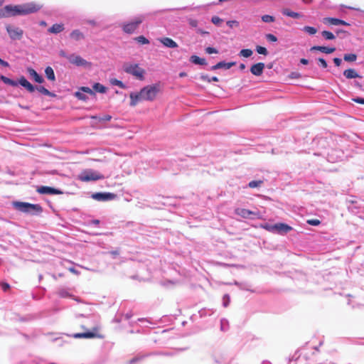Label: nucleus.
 Segmentation results:
<instances>
[{"label":"nucleus","instance_id":"obj_1","mask_svg":"<svg viewBox=\"0 0 364 364\" xmlns=\"http://www.w3.org/2000/svg\"><path fill=\"white\" fill-rule=\"evenodd\" d=\"M43 5L36 2H28L21 5H6L1 9V18L27 15L38 11Z\"/></svg>","mask_w":364,"mask_h":364},{"label":"nucleus","instance_id":"obj_2","mask_svg":"<svg viewBox=\"0 0 364 364\" xmlns=\"http://www.w3.org/2000/svg\"><path fill=\"white\" fill-rule=\"evenodd\" d=\"M160 92V85L154 84L143 87L139 92H132L129 95L131 102L130 106L134 107L141 100L153 101Z\"/></svg>","mask_w":364,"mask_h":364},{"label":"nucleus","instance_id":"obj_3","mask_svg":"<svg viewBox=\"0 0 364 364\" xmlns=\"http://www.w3.org/2000/svg\"><path fill=\"white\" fill-rule=\"evenodd\" d=\"M14 207L21 212L33 215L40 214L43 211V208L39 204H31L26 202H14Z\"/></svg>","mask_w":364,"mask_h":364},{"label":"nucleus","instance_id":"obj_4","mask_svg":"<svg viewBox=\"0 0 364 364\" xmlns=\"http://www.w3.org/2000/svg\"><path fill=\"white\" fill-rule=\"evenodd\" d=\"M122 68L125 73L134 76L136 79L140 80H144L145 70L140 68L138 64L125 63Z\"/></svg>","mask_w":364,"mask_h":364},{"label":"nucleus","instance_id":"obj_5","mask_svg":"<svg viewBox=\"0 0 364 364\" xmlns=\"http://www.w3.org/2000/svg\"><path fill=\"white\" fill-rule=\"evenodd\" d=\"M143 16H138L133 21L123 23L122 30L126 33H133L144 21Z\"/></svg>","mask_w":364,"mask_h":364},{"label":"nucleus","instance_id":"obj_6","mask_svg":"<svg viewBox=\"0 0 364 364\" xmlns=\"http://www.w3.org/2000/svg\"><path fill=\"white\" fill-rule=\"evenodd\" d=\"M79 180L84 182H87L90 181H97L100 179H103V175L100 174L98 172L93 171L91 170L84 171L82 172L79 176Z\"/></svg>","mask_w":364,"mask_h":364},{"label":"nucleus","instance_id":"obj_7","mask_svg":"<svg viewBox=\"0 0 364 364\" xmlns=\"http://www.w3.org/2000/svg\"><path fill=\"white\" fill-rule=\"evenodd\" d=\"M267 229L269 231L284 235L291 231L292 228L287 224L280 223L269 226Z\"/></svg>","mask_w":364,"mask_h":364},{"label":"nucleus","instance_id":"obj_8","mask_svg":"<svg viewBox=\"0 0 364 364\" xmlns=\"http://www.w3.org/2000/svg\"><path fill=\"white\" fill-rule=\"evenodd\" d=\"M6 29L12 40H20L23 36V31L18 27L8 24L6 26Z\"/></svg>","mask_w":364,"mask_h":364},{"label":"nucleus","instance_id":"obj_9","mask_svg":"<svg viewBox=\"0 0 364 364\" xmlns=\"http://www.w3.org/2000/svg\"><path fill=\"white\" fill-rule=\"evenodd\" d=\"M98 328H93L92 331H87L84 333H76L73 334L71 336L74 338H102V336L98 333Z\"/></svg>","mask_w":364,"mask_h":364},{"label":"nucleus","instance_id":"obj_10","mask_svg":"<svg viewBox=\"0 0 364 364\" xmlns=\"http://www.w3.org/2000/svg\"><path fill=\"white\" fill-rule=\"evenodd\" d=\"M68 60L72 64H74L77 66H83V67H90L91 66V63L87 62L86 60L83 59L80 55H76L74 54L70 55L68 56Z\"/></svg>","mask_w":364,"mask_h":364},{"label":"nucleus","instance_id":"obj_11","mask_svg":"<svg viewBox=\"0 0 364 364\" xmlns=\"http://www.w3.org/2000/svg\"><path fill=\"white\" fill-rule=\"evenodd\" d=\"M92 197L97 200L106 201L114 199L116 195L112 193H96Z\"/></svg>","mask_w":364,"mask_h":364},{"label":"nucleus","instance_id":"obj_12","mask_svg":"<svg viewBox=\"0 0 364 364\" xmlns=\"http://www.w3.org/2000/svg\"><path fill=\"white\" fill-rule=\"evenodd\" d=\"M37 191L41 194L59 195L63 193L60 190L49 186H41Z\"/></svg>","mask_w":364,"mask_h":364},{"label":"nucleus","instance_id":"obj_13","mask_svg":"<svg viewBox=\"0 0 364 364\" xmlns=\"http://www.w3.org/2000/svg\"><path fill=\"white\" fill-rule=\"evenodd\" d=\"M323 23H325V24H327V25H335V26L344 25V26H349V23L346 22L345 21H343V20H341V19H338V18H331V17L324 18L323 19Z\"/></svg>","mask_w":364,"mask_h":364},{"label":"nucleus","instance_id":"obj_14","mask_svg":"<svg viewBox=\"0 0 364 364\" xmlns=\"http://www.w3.org/2000/svg\"><path fill=\"white\" fill-rule=\"evenodd\" d=\"M264 67H265L264 63H257L251 66L250 72L254 75L260 76L263 73Z\"/></svg>","mask_w":364,"mask_h":364},{"label":"nucleus","instance_id":"obj_15","mask_svg":"<svg viewBox=\"0 0 364 364\" xmlns=\"http://www.w3.org/2000/svg\"><path fill=\"white\" fill-rule=\"evenodd\" d=\"M235 213L244 218H249L251 215H257V213L249 210L245 208H237L235 210Z\"/></svg>","mask_w":364,"mask_h":364},{"label":"nucleus","instance_id":"obj_16","mask_svg":"<svg viewBox=\"0 0 364 364\" xmlns=\"http://www.w3.org/2000/svg\"><path fill=\"white\" fill-rule=\"evenodd\" d=\"M18 83L25 87L29 92H33L36 90V87L30 83L24 76L20 77Z\"/></svg>","mask_w":364,"mask_h":364},{"label":"nucleus","instance_id":"obj_17","mask_svg":"<svg viewBox=\"0 0 364 364\" xmlns=\"http://www.w3.org/2000/svg\"><path fill=\"white\" fill-rule=\"evenodd\" d=\"M164 46L174 48L178 47V44L173 39L168 37H164L159 40Z\"/></svg>","mask_w":364,"mask_h":364},{"label":"nucleus","instance_id":"obj_18","mask_svg":"<svg viewBox=\"0 0 364 364\" xmlns=\"http://www.w3.org/2000/svg\"><path fill=\"white\" fill-rule=\"evenodd\" d=\"M311 50H318L326 54H330L333 53L336 50V48H328L326 46H314L311 48Z\"/></svg>","mask_w":364,"mask_h":364},{"label":"nucleus","instance_id":"obj_19","mask_svg":"<svg viewBox=\"0 0 364 364\" xmlns=\"http://www.w3.org/2000/svg\"><path fill=\"white\" fill-rule=\"evenodd\" d=\"M27 71L31 77L33 78V80L38 83H43L44 82V79L37 73V72L32 68H28Z\"/></svg>","mask_w":364,"mask_h":364},{"label":"nucleus","instance_id":"obj_20","mask_svg":"<svg viewBox=\"0 0 364 364\" xmlns=\"http://www.w3.org/2000/svg\"><path fill=\"white\" fill-rule=\"evenodd\" d=\"M70 36L75 41H79L85 38V35L78 29L73 31L70 33Z\"/></svg>","mask_w":364,"mask_h":364},{"label":"nucleus","instance_id":"obj_21","mask_svg":"<svg viewBox=\"0 0 364 364\" xmlns=\"http://www.w3.org/2000/svg\"><path fill=\"white\" fill-rule=\"evenodd\" d=\"M343 75L347 79H353V78H356V77H360V76L358 74L356 70L353 69V68H349V69L346 70L343 72Z\"/></svg>","mask_w":364,"mask_h":364},{"label":"nucleus","instance_id":"obj_22","mask_svg":"<svg viewBox=\"0 0 364 364\" xmlns=\"http://www.w3.org/2000/svg\"><path fill=\"white\" fill-rule=\"evenodd\" d=\"M64 30L63 23H55L49 29L48 31L52 33H59Z\"/></svg>","mask_w":364,"mask_h":364},{"label":"nucleus","instance_id":"obj_23","mask_svg":"<svg viewBox=\"0 0 364 364\" xmlns=\"http://www.w3.org/2000/svg\"><path fill=\"white\" fill-rule=\"evenodd\" d=\"M282 14L285 16L294 18H299L301 17V14L297 12L292 11L289 10V9H282Z\"/></svg>","mask_w":364,"mask_h":364},{"label":"nucleus","instance_id":"obj_24","mask_svg":"<svg viewBox=\"0 0 364 364\" xmlns=\"http://www.w3.org/2000/svg\"><path fill=\"white\" fill-rule=\"evenodd\" d=\"M45 74H46V77L49 80H50V81H55V73H54L53 69L51 67L48 66V67L46 68V69H45Z\"/></svg>","mask_w":364,"mask_h":364},{"label":"nucleus","instance_id":"obj_25","mask_svg":"<svg viewBox=\"0 0 364 364\" xmlns=\"http://www.w3.org/2000/svg\"><path fill=\"white\" fill-rule=\"evenodd\" d=\"M191 63L196 65H206V60L205 58H199L197 55H192L190 58Z\"/></svg>","mask_w":364,"mask_h":364},{"label":"nucleus","instance_id":"obj_26","mask_svg":"<svg viewBox=\"0 0 364 364\" xmlns=\"http://www.w3.org/2000/svg\"><path fill=\"white\" fill-rule=\"evenodd\" d=\"M36 90L44 95L50 96L52 97H55V95L54 93L50 92L48 89H46L43 86H37V87H36Z\"/></svg>","mask_w":364,"mask_h":364},{"label":"nucleus","instance_id":"obj_27","mask_svg":"<svg viewBox=\"0 0 364 364\" xmlns=\"http://www.w3.org/2000/svg\"><path fill=\"white\" fill-rule=\"evenodd\" d=\"M93 90L95 92H100V93H105L107 91V88L102 84L99 82H96L93 85Z\"/></svg>","mask_w":364,"mask_h":364},{"label":"nucleus","instance_id":"obj_28","mask_svg":"<svg viewBox=\"0 0 364 364\" xmlns=\"http://www.w3.org/2000/svg\"><path fill=\"white\" fill-rule=\"evenodd\" d=\"M0 78H1V80H2L5 84H7V85H11V86H17V85H18V83H17L16 81H14V80H11V79H10V78H9V77H6V76L1 75V76L0 77Z\"/></svg>","mask_w":364,"mask_h":364},{"label":"nucleus","instance_id":"obj_29","mask_svg":"<svg viewBox=\"0 0 364 364\" xmlns=\"http://www.w3.org/2000/svg\"><path fill=\"white\" fill-rule=\"evenodd\" d=\"M321 35L326 40H333L336 38V36H334V34L328 31H322Z\"/></svg>","mask_w":364,"mask_h":364},{"label":"nucleus","instance_id":"obj_30","mask_svg":"<svg viewBox=\"0 0 364 364\" xmlns=\"http://www.w3.org/2000/svg\"><path fill=\"white\" fill-rule=\"evenodd\" d=\"M343 59L345 61L347 62H354L357 59V55L354 53L345 54L343 56Z\"/></svg>","mask_w":364,"mask_h":364},{"label":"nucleus","instance_id":"obj_31","mask_svg":"<svg viewBox=\"0 0 364 364\" xmlns=\"http://www.w3.org/2000/svg\"><path fill=\"white\" fill-rule=\"evenodd\" d=\"M253 52L251 49H242L240 52V55L244 58H249L252 55Z\"/></svg>","mask_w":364,"mask_h":364},{"label":"nucleus","instance_id":"obj_32","mask_svg":"<svg viewBox=\"0 0 364 364\" xmlns=\"http://www.w3.org/2000/svg\"><path fill=\"white\" fill-rule=\"evenodd\" d=\"M263 183V181L259 180V181H252L248 183V186L250 188H255L257 187H259Z\"/></svg>","mask_w":364,"mask_h":364},{"label":"nucleus","instance_id":"obj_33","mask_svg":"<svg viewBox=\"0 0 364 364\" xmlns=\"http://www.w3.org/2000/svg\"><path fill=\"white\" fill-rule=\"evenodd\" d=\"M110 82L112 85H117L122 89L126 88L125 85L121 80H119L117 79H111Z\"/></svg>","mask_w":364,"mask_h":364},{"label":"nucleus","instance_id":"obj_34","mask_svg":"<svg viewBox=\"0 0 364 364\" xmlns=\"http://www.w3.org/2000/svg\"><path fill=\"white\" fill-rule=\"evenodd\" d=\"M303 31L308 33L310 35H314L317 32L316 28H315L314 27H312V26H304L303 28Z\"/></svg>","mask_w":364,"mask_h":364},{"label":"nucleus","instance_id":"obj_35","mask_svg":"<svg viewBox=\"0 0 364 364\" xmlns=\"http://www.w3.org/2000/svg\"><path fill=\"white\" fill-rule=\"evenodd\" d=\"M262 20L265 23H272L275 21V18L270 15H263L262 16Z\"/></svg>","mask_w":364,"mask_h":364},{"label":"nucleus","instance_id":"obj_36","mask_svg":"<svg viewBox=\"0 0 364 364\" xmlns=\"http://www.w3.org/2000/svg\"><path fill=\"white\" fill-rule=\"evenodd\" d=\"M256 51L259 54L264 55H267L268 54L267 48L264 47L260 46H256Z\"/></svg>","mask_w":364,"mask_h":364},{"label":"nucleus","instance_id":"obj_37","mask_svg":"<svg viewBox=\"0 0 364 364\" xmlns=\"http://www.w3.org/2000/svg\"><path fill=\"white\" fill-rule=\"evenodd\" d=\"M135 41L141 44H148L149 43V40L145 38L144 36H139L135 38Z\"/></svg>","mask_w":364,"mask_h":364},{"label":"nucleus","instance_id":"obj_38","mask_svg":"<svg viewBox=\"0 0 364 364\" xmlns=\"http://www.w3.org/2000/svg\"><path fill=\"white\" fill-rule=\"evenodd\" d=\"M221 63V68L230 69L236 64L235 62L225 63L223 61L220 62Z\"/></svg>","mask_w":364,"mask_h":364},{"label":"nucleus","instance_id":"obj_39","mask_svg":"<svg viewBox=\"0 0 364 364\" xmlns=\"http://www.w3.org/2000/svg\"><path fill=\"white\" fill-rule=\"evenodd\" d=\"M223 21V20L218 16H213L211 18V22L216 26H219Z\"/></svg>","mask_w":364,"mask_h":364},{"label":"nucleus","instance_id":"obj_40","mask_svg":"<svg viewBox=\"0 0 364 364\" xmlns=\"http://www.w3.org/2000/svg\"><path fill=\"white\" fill-rule=\"evenodd\" d=\"M75 95L77 99L82 100V101H86L88 99V97L85 94H83L79 91L76 92L75 93Z\"/></svg>","mask_w":364,"mask_h":364},{"label":"nucleus","instance_id":"obj_41","mask_svg":"<svg viewBox=\"0 0 364 364\" xmlns=\"http://www.w3.org/2000/svg\"><path fill=\"white\" fill-rule=\"evenodd\" d=\"M80 90L84 92L88 93L91 95H95V91L88 87H81Z\"/></svg>","mask_w":364,"mask_h":364},{"label":"nucleus","instance_id":"obj_42","mask_svg":"<svg viewBox=\"0 0 364 364\" xmlns=\"http://www.w3.org/2000/svg\"><path fill=\"white\" fill-rule=\"evenodd\" d=\"M309 225L317 226L321 224V221L318 219H309L306 221Z\"/></svg>","mask_w":364,"mask_h":364},{"label":"nucleus","instance_id":"obj_43","mask_svg":"<svg viewBox=\"0 0 364 364\" xmlns=\"http://www.w3.org/2000/svg\"><path fill=\"white\" fill-rule=\"evenodd\" d=\"M265 37H266L267 40L269 41H271V42L277 41V38L272 33L266 34Z\"/></svg>","mask_w":364,"mask_h":364},{"label":"nucleus","instance_id":"obj_44","mask_svg":"<svg viewBox=\"0 0 364 364\" xmlns=\"http://www.w3.org/2000/svg\"><path fill=\"white\" fill-rule=\"evenodd\" d=\"M227 25L230 27V28H233V27H238L239 26V22L237 21H235V20H233V21H227Z\"/></svg>","mask_w":364,"mask_h":364},{"label":"nucleus","instance_id":"obj_45","mask_svg":"<svg viewBox=\"0 0 364 364\" xmlns=\"http://www.w3.org/2000/svg\"><path fill=\"white\" fill-rule=\"evenodd\" d=\"M301 77V74L298 72H292L289 75V77L291 79H299Z\"/></svg>","mask_w":364,"mask_h":364},{"label":"nucleus","instance_id":"obj_46","mask_svg":"<svg viewBox=\"0 0 364 364\" xmlns=\"http://www.w3.org/2000/svg\"><path fill=\"white\" fill-rule=\"evenodd\" d=\"M223 300V306L225 307H227L229 305V303L230 301L229 295H228V294L224 295Z\"/></svg>","mask_w":364,"mask_h":364},{"label":"nucleus","instance_id":"obj_47","mask_svg":"<svg viewBox=\"0 0 364 364\" xmlns=\"http://www.w3.org/2000/svg\"><path fill=\"white\" fill-rule=\"evenodd\" d=\"M188 24L190 26L193 28H196L198 26V21L193 18H189L188 20Z\"/></svg>","mask_w":364,"mask_h":364},{"label":"nucleus","instance_id":"obj_48","mask_svg":"<svg viewBox=\"0 0 364 364\" xmlns=\"http://www.w3.org/2000/svg\"><path fill=\"white\" fill-rule=\"evenodd\" d=\"M205 52L208 54H212V53H218V51L217 49H215V48H213V47H207L205 48Z\"/></svg>","mask_w":364,"mask_h":364},{"label":"nucleus","instance_id":"obj_49","mask_svg":"<svg viewBox=\"0 0 364 364\" xmlns=\"http://www.w3.org/2000/svg\"><path fill=\"white\" fill-rule=\"evenodd\" d=\"M318 61L319 62V63H320V65H321L322 68H327V66H328L327 63H326V61L323 58H319L318 59Z\"/></svg>","mask_w":364,"mask_h":364},{"label":"nucleus","instance_id":"obj_50","mask_svg":"<svg viewBox=\"0 0 364 364\" xmlns=\"http://www.w3.org/2000/svg\"><path fill=\"white\" fill-rule=\"evenodd\" d=\"M353 100L357 103L364 105V98L357 97V98L353 99Z\"/></svg>","mask_w":364,"mask_h":364},{"label":"nucleus","instance_id":"obj_51","mask_svg":"<svg viewBox=\"0 0 364 364\" xmlns=\"http://www.w3.org/2000/svg\"><path fill=\"white\" fill-rule=\"evenodd\" d=\"M333 62L336 66H340L342 63V60L341 58H333Z\"/></svg>","mask_w":364,"mask_h":364},{"label":"nucleus","instance_id":"obj_52","mask_svg":"<svg viewBox=\"0 0 364 364\" xmlns=\"http://www.w3.org/2000/svg\"><path fill=\"white\" fill-rule=\"evenodd\" d=\"M1 287H2V289H3V291H6L7 290H9V289L10 286H9V284H7V283H3V284H1Z\"/></svg>","mask_w":364,"mask_h":364},{"label":"nucleus","instance_id":"obj_53","mask_svg":"<svg viewBox=\"0 0 364 364\" xmlns=\"http://www.w3.org/2000/svg\"><path fill=\"white\" fill-rule=\"evenodd\" d=\"M200 78L204 80V81H206L208 82H211V80L210 78L207 75H202L200 76Z\"/></svg>","mask_w":364,"mask_h":364},{"label":"nucleus","instance_id":"obj_54","mask_svg":"<svg viewBox=\"0 0 364 364\" xmlns=\"http://www.w3.org/2000/svg\"><path fill=\"white\" fill-rule=\"evenodd\" d=\"M111 119H112V116H111V115L106 114V115L103 116V117H102V118L100 119V120H102V121H107V122H108V121H110V120H111Z\"/></svg>","mask_w":364,"mask_h":364},{"label":"nucleus","instance_id":"obj_55","mask_svg":"<svg viewBox=\"0 0 364 364\" xmlns=\"http://www.w3.org/2000/svg\"><path fill=\"white\" fill-rule=\"evenodd\" d=\"M220 68H221V63H220V62H219L217 64H215V65H213L210 69L212 70H215L220 69Z\"/></svg>","mask_w":364,"mask_h":364},{"label":"nucleus","instance_id":"obj_56","mask_svg":"<svg viewBox=\"0 0 364 364\" xmlns=\"http://www.w3.org/2000/svg\"><path fill=\"white\" fill-rule=\"evenodd\" d=\"M0 65H1L4 67H9V64L8 62L3 60L0 58Z\"/></svg>","mask_w":364,"mask_h":364},{"label":"nucleus","instance_id":"obj_57","mask_svg":"<svg viewBox=\"0 0 364 364\" xmlns=\"http://www.w3.org/2000/svg\"><path fill=\"white\" fill-rule=\"evenodd\" d=\"M68 269L70 272H72L73 274H79V272L77 270H76L74 267H70Z\"/></svg>","mask_w":364,"mask_h":364},{"label":"nucleus","instance_id":"obj_58","mask_svg":"<svg viewBox=\"0 0 364 364\" xmlns=\"http://www.w3.org/2000/svg\"><path fill=\"white\" fill-rule=\"evenodd\" d=\"M300 63L303 65H307L309 63V60L306 58H301L300 60Z\"/></svg>","mask_w":364,"mask_h":364},{"label":"nucleus","instance_id":"obj_59","mask_svg":"<svg viewBox=\"0 0 364 364\" xmlns=\"http://www.w3.org/2000/svg\"><path fill=\"white\" fill-rule=\"evenodd\" d=\"M110 254L113 256H117L119 255V250H114V251H111L110 252Z\"/></svg>","mask_w":364,"mask_h":364},{"label":"nucleus","instance_id":"obj_60","mask_svg":"<svg viewBox=\"0 0 364 364\" xmlns=\"http://www.w3.org/2000/svg\"><path fill=\"white\" fill-rule=\"evenodd\" d=\"M197 32L200 34H208L209 33L207 31H204L201 29H198Z\"/></svg>","mask_w":364,"mask_h":364},{"label":"nucleus","instance_id":"obj_61","mask_svg":"<svg viewBox=\"0 0 364 364\" xmlns=\"http://www.w3.org/2000/svg\"><path fill=\"white\" fill-rule=\"evenodd\" d=\"M60 55L61 56L65 57V58H66L68 59V55H66V53H65L63 50H61V51L60 52Z\"/></svg>","mask_w":364,"mask_h":364},{"label":"nucleus","instance_id":"obj_62","mask_svg":"<svg viewBox=\"0 0 364 364\" xmlns=\"http://www.w3.org/2000/svg\"><path fill=\"white\" fill-rule=\"evenodd\" d=\"M187 75L186 73L185 72H181L179 73V77H186Z\"/></svg>","mask_w":364,"mask_h":364},{"label":"nucleus","instance_id":"obj_63","mask_svg":"<svg viewBox=\"0 0 364 364\" xmlns=\"http://www.w3.org/2000/svg\"><path fill=\"white\" fill-rule=\"evenodd\" d=\"M91 223L94 225H98L100 223V220H92Z\"/></svg>","mask_w":364,"mask_h":364},{"label":"nucleus","instance_id":"obj_64","mask_svg":"<svg viewBox=\"0 0 364 364\" xmlns=\"http://www.w3.org/2000/svg\"><path fill=\"white\" fill-rule=\"evenodd\" d=\"M210 80H211V82L212 81H213V82H218L219 81V80H218V78L217 77H213L210 78Z\"/></svg>","mask_w":364,"mask_h":364}]
</instances>
